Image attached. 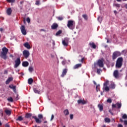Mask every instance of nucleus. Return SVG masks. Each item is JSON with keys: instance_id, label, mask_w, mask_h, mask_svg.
Masks as SVG:
<instances>
[{"instance_id": "obj_7", "label": "nucleus", "mask_w": 127, "mask_h": 127, "mask_svg": "<svg viewBox=\"0 0 127 127\" xmlns=\"http://www.w3.org/2000/svg\"><path fill=\"white\" fill-rule=\"evenodd\" d=\"M15 65H14V68H17L18 66L20 64L21 62H20V58H18L15 61Z\"/></svg>"}, {"instance_id": "obj_33", "label": "nucleus", "mask_w": 127, "mask_h": 127, "mask_svg": "<svg viewBox=\"0 0 127 127\" xmlns=\"http://www.w3.org/2000/svg\"><path fill=\"white\" fill-rule=\"evenodd\" d=\"M61 33H62V30H59L56 34V36H58L59 35H60V34H61Z\"/></svg>"}, {"instance_id": "obj_51", "label": "nucleus", "mask_w": 127, "mask_h": 127, "mask_svg": "<svg viewBox=\"0 0 127 127\" xmlns=\"http://www.w3.org/2000/svg\"><path fill=\"white\" fill-rule=\"evenodd\" d=\"M124 125L125 126H127V120L124 121Z\"/></svg>"}, {"instance_id": "obj_2", "label": "nucleus", "mask_w": 127, "mask_h": 127, "mask_svg": "<svg viewBox=\"0 0 127 127\" xmlns=\"http://www.w3.org/2000/svg\"><path fill=\"white\" fill-rule=\"evenodd\" d=\"M124 62V59L122 57L119 58L116 63V67L118 69H120L122 68V66H123V62Z\"/></svg>"}, {"instance_id": "obj_26", "label": "nucleus", "mask_w": 127, "mask_h": 127, "mask_svg": "<svg viewBox=\"0 0 127 127\" xmlns=\"http://www.w3.org/2000/svg\"><path fill=\"white\" fill-rule=\"evenodd\" d=\"M16 121H19V122H21V121H23V118H22V116H19L18 117V118L16 119Z\"/></svg>"}, {"instance_id": "obj_52", "label": "nucleus", "mask_w": 127, "mask_h": 127, "mask_svg": "<svg viewBox=\"0 0 127 127\" xmlns=\"http://www.w3.org/2000/svg\"><path fill=\"white\" fill-rule=\"evenodd\" d=\"M23 7V5H21L19 6L20 9H22V7Z\"/></svg>"}, {"instance_id": "obj_16", "label": "nucleus", "mask_w": 127, "mask_h": 127, "mask_svg": "<svg viewBox=\"0 0 127 127\" xmlns=\"http://www.w3.org/2000/svg\"><path fill=\"white\" fill-rule=\"evenodd\" d=\"M57 27H58V24L57 23H53L51 26L52 29H57Z\"/></svg>"}, {"instance_id": "obj_62", "label": "nucleus", "mask_w": 127, "mask_h": 127, "mask_svg": "<svg viewBox=\"0 0 127 127\" xmlns=\"http://www.w3.org/2000/svg\"><path fill=\"white\" fill-rule=\"evenodd\" d=\"M53 45H55V42L54 41H53Z\"/></svg>"}, {"instance_id": "obj_29", "label": "nucleus", "mask_w": 127, "mask_h": 127, "mask_svg": "<svg viewBox=\"0 0 127 127\" xmlns=\"http://www.w3.org/2000/svg\"><path fill=\"white\" fill-rule=\"evenodd\" d=\"M82 17L84 18L85 20L87 21L88 19V15L84 14L82 15Z\"/></svg>"}, {"instance_id": "obj_39", "label": "nucleus", "mask_w": 127, "mask_h": 127, "mask_svg": "<svg viewBox=\"0 0 127 127\" xmlns=\"http://www.w3.org/2000/svg\"><path fill=\"white\" fill-rule=\"evenodd\" d=\"M122 118H123L124 120H127V114H124L123 117H122Z\"/></svg>"}, {"instance_id": "obj_11", "label": "nucleus", "mask_w": 127, "mask_h": 127, "mask_svg": "<svg viewBox=\"0 0 127 127\" xmlns=\"http://www.w3.org/2000/svg\"><path fill=\"white\" fill-rule=\"evenodd\" d=\"M113 75L115 77V78H116V79H119V78L120 77V74H119V70H115L114 71Z\"/></svg>"}, {"instance_id": "obj_14", "label": "nucleus", "mask_w": 127, "mask_h": 127, "mask_svg": "<svg viewBox=\"0 0 127 127\" xmlns=\"http://www.w3.org/2000/svg\"><path fill=\"white\" fill-rule=\"evenodd\" d=\"M9 88H10V89H12V90H13L14 93L16 92V86L15 85L13 86V84H10L9 85Z\"/></svg>"}, {"instance_id": "obj_27", "label": "nucleus", "mask_w": 127, "mask_h": 127, "mask_svg": "<svg viewBox=\"0 0 127 127\" xmlns=\"http://www.w3.org/2000/svg\"><path fill=\"white\" fill-rule=\"evenodd\" d=\"M80 104H82V105H86V104H87V101L84 100L80 99Z\"/></svg>"}, {"instance_id": "obj_25", "label": "nucleus", "mask_w": 127, "mask_h": 127, "mask_svg": "<svg viewBox=\"0 0 127 127\" xmlns=\"http://www.w3.org/2000/svg\"><path fill=\"white\" fill-rule=\"evenodd\" d=\"M32 83H33V79L31 78H29L28 79V84H29V85H31Z\"/></svg>"}, {"instance_id": "obj_6", "label": "nucleus", "mask_w": 127, "mask_h": 127, "mask_svg": "<svg viewBox=\"0 0 127 127\" xmlns=\"http://www.w3.org/2000/svg\"><path fill=\"white\" fill-rule=\"evenodd\" d=\"M62 44L64 45V46L67 47L69 44V38L67 37L64 38V39L62 41Z\"/></svg>"}, {"instance_id": "obj_38", "label": "nucleus", "mask_w": 127, "mask_h": 127, "mask_svg": "<svg viewBox=\"0 0 127 127\" xmlns=\"http://www.w3.org/2000/svg\"><path fill=\"white\" fill-rule=\"evenodd\" d=\"M7 2H11L12 3H13V2H15V0H6Z\"/></svg>"}, {"instance_id": "obj_48", "label": "nucleus", "mask_w": 127, "mask_h": 127, "mask_svg": "<svg viewBox=\"0 0 127 127\" xmlns=\"http://www.w3.org/2000/svg\"><path fill=\"white\" fill-rule=\"evenodd\" d=\"M112 108L113 109L117 108V104H112Z\"/></svg>"}, {"instance_id": "obj_46", "label": "nucleus", "mask_w": 127, "mask_h": 127, "mask_svg": "<svg viewBox=\"0 0 127 127\" xmlns=\"http://www.w3.org/2000/svg\"><path fill=\"white\" fill-rule=\"evenodd\" d=\"M26 21H27L28 23H29L30 22V18H29V17H27Z\"/></svg>"}, {"instance_id": "obj_37", "label": "nucleus", "mask_w": 127, "mask_h": 127, "mask_svg": "<svg viewBox=\"0 0 127 127\" xmlns=\"http://www.w3.org/2000/svg\"><path fill=\"white\" fill-rule=\"evenodd\" d=\"M34 70L33 67L32 66H29V68H28V70L29 71V72H33Z\"/></svg>"}, {"instance_id": "obj_24", "label": "nucleus", "mask_w": 127, "mask_h": 127, "mask_svg": "<svg viewBox=\"0 0 127 127\" xmlns=\"http://www.w3.org/2000/svg\"><path fill=\"white\" fill-rule=\"evenodd\" d=\"M98 107L99 108L100 112H102V111H103L104 109V106H103L102 104H98Z\"/></svg>"}, {"instance_id": "obj_18", "label": "nucleus", "mask_w": 127, "mask_h": 127, "mask_svg": "<svg viewBox=\"0 0 127 127\" xmlns=\"http://www.w3.org/2000/svg\"><path fill=\"white\" fill-rule=\"evenodd\" d=\"M22 66L23 67H27L28 65H29V63L28 62H23L22 64Z\"/></svg>"}, {"instance_id": "obj_43", "label": "nucleus", "mask_w": 127, "mask_h": 127, "mask_svg": "<svg viewBox=\"0 0 127 127\" xmlns=\"http://www.w3.org/2000/svg\"><path fill=\"white\" fill-rule=\"evenodd\" d=\"M58 20H63L64 18H63V17H58Z\"/></svg>"}, {"instance_id": "obj_22", "label": "nucleus", "mask_w": 127, "mask_h": 127, "mask_svg": "<svg viewBox=\"0 0 127 127\" xmlns=\"http://www.w3.org/2000/svg\"><path fill=\"white\" fill-rule=\"evenodd\" d=\"M31 117H32V114L31 113H27L26 114L25 117L26 119H30V118H31Z\"/></svg>"}, {"instance_id": "obj_49", "label": "nucleus", "mask_w": 127, "mask_h": 127, "mask_svg": "<svg viewBox=\"0 0 127 127\" xmlns=\"http://www.w3.org/2000/svg\"><path fill=\"white\" fill-rule=\"evenodd\" d=\"M73 117H74V115H73V114H70V120H72L73 119Z\"/></svg>"}, {"instance_id": "obj_40", "label": "nucleus", "mask_w": 127, "mask_h": 127, "mask_svg": "<svg viewBox=\"0 0 127 127\" xmlns=\"http://www.w3.org/2000/svg\"><path fill=\"white\" fill-rule=\"evenodd\" d=\"M85 60H86V59L85 58V57H83L80 60V62L81 63H84V61H85Z\"/></svg>"}, {"instance_id": "obj_8", "label": "nucleus", "mask_w": 127, "mask_h": 127, "mask_svg": "<svg viewBox=\"0 0 127 127\" xmlns=\"http://www.w3.org/2000/svg\"><path fill=\"white\" fill-rule=\"evenodd\" d=\"M23 56H24L26 59H27V58L29 57V55H30V54L29 53V51L26 50H25L23 52Z\"/></svg>"}, {"instance_id": "obj_47", "label": "nucleus", "mask_w": 127, "mask_h": 127, "mask_svg": "<svg viewBox=\"0 0 127 127\" xmlns=\"http://www.w3.org/2000/svg\"><path fill=\"white\" fill-rule=\"evenodd\" d=\"M40 2V1H39V0H37L36 1L35 4H36V5H39Z\"/></svg>"}, {"instance_id": "obj_59", "label": "nucleus", "mask_w": 127, "mask_h": 127, "mask_svg": "<svg viewBox=\"0 0 127 127\" xmlns=\"http://www.w3.org/2000/svg\"><path fill=\"white\" fill-rule=\"evenodd\" d=\"M114 13H115V14H117V13H118V11H117V10H115V11H114Z\"/></svg>"}, {"instance_id": "obj_50", "label": "nucleus", "mask_w": 127, "mask_h": 127, "mask_svg": "<svg viewBox=\"0 0 127 127\" xmlns=\"http://www.w3.org/2000/svg\"><path fill=\"white\" fill-rule=\"evenodd\" d=\"M54 119V115L52 114L51 118V121H53Z\"/></svg>"}, {"instance_id": "obj_28", "label": "nucleus", "mask_w": 127, "mask_h": 127, "mask_svg": "<svg viewBox=\"0 0 127 127\" xmlns=\"http://www.w3.org/2000/svg\"><path fill=\"white\" fill-rule=\"evenodd\" d=\"M64 116H68L69 115V110H68V109H65L64 111Z\"/></svg>"}, {"instance_id": "obj_56", "label": "nucleus", "mask_w": 127, "mask_h": 127, "mask_svg": "<svg viewBox=\"0 0 127 127\" xmlns=\"http://www.w3.org/2000/svg\"><path fill=\"white\" fill-rule=\"evenodd\" d=\"M109 113H110V114H111V115L113 116L114 115V114L112 113V111H111V110L109 111Z\"/></svg>"}, {"instance_id": "obj_10", "label": "nucleus", "mask_w": 127, "mask_h": 127, "mask_svg": "<svg viewBox=\"0 0 127 127\" xmlns=\"http://www.w3.org/2000/svg\"><path fill=\"white\" fill-rule=\"evenodd\" d=\"M20 30L23 35H26V30H25V26L24 25L21 26Z\"/></svg>"}, {"instance_id": "obj_15", "label": "nucleus", "mask_w": 127, "mask_h": 127, "mask_svg": "<svg viewBox=\"0 0 127 127\" xmlns=\"http://www.w3.org/2000/svg\"><path fill=\"white\" fill-rule=\"evenodd\" d=\"M89 45L90 46V47L93 48V49H96V48H97V46L95 45V43L94 42L89 43Z\"/></svg>"}, {"instance_id": "obj_44", "label": "nucleus", "mask_w": 127, "mask_h": 127, "mask_svg": "<svg viewBox=\"0 0 127 127\" xmlns=\"http://www.w3.org/2000/svg\"><path fill=\"white\" fill-rule=\"evenodd\" d=\"M62 65H65V64H66V61H65V60H64V61H63L62 62Z\"/></svg>"}, {"instance_id": "obj_32", "label": "nucleus", "mask_w": 127, "mask_h": 127, "mask_svg": "<svg viewBox=\"0 0 127 127\" xmlns=\"http://www.w3.org/2000/svg\"><path fill=\"white\" fill-rule=\"evenodd\" d=\"M101 72H103V70L100 68L97 69V73L98 75H101Z\"/></svg>"}, {"instance_id": "obj_55", "label": "nucleus", "mask_w": 127, "mask_h": 127, "mask_svg": "<svg viewBox=\"0 0 127 127\" xmlns=\"http://www.w3.org/2000/svg\"><path fill=\"white\" fill-rule=\"evenodd\" d=\"M1 117H3V111H2V112H1Z\"/></svg>"}, {"instance_id": "obj_5", "label": "nucleus", "mask_w": 127, "mask_h": 127, "mask_svg": "<svg viewBox=\"0 0 127 127\" xmlns=\"http://www.w3.org/2000/svg\"><path fill=\"white\" fill-rule=\"evenodd\" d=\"M121 55L122 54H121V52H118V51L114 52L112 55L113 60H115L117 59V58L119 57V56H121Z\"/></svg>"}, {"instance_id": "obj_12", "label": "nucleus", "mask_w": 127, "mask_h": 127, "mask_svg": "<svg viewBox=\"0 0 127 127\" xmlns=\"http://www.w3.org/2000/svg\"><path fill=\"white\" fill-rule=\"evenodd\" d=\"M68 72V69L64 68L63 70L62 74L61 75V77L62 78H64V76L67 74V72Z\"/></svg>"}, {"instance_id": "obj_54", "label": "nucleus", "mask_w": 127, "mask_h": 127, "mask_svg": "<svg viewBox=\"0 0 127 127\" xmlns=\"http://www.w3.org/2000/svg\"><path fill=\"white\" fill-rule=\"evenodd\" d=\"M24 1H21L20 3L21 4V5H23L22 4L23 3Z\"/></svg>"}, {"instance_id": "obj_20", "label": "nucleus", "mask_w": 127, "mask_h": 127, "mask_svg": "<svg viewBox=\"0 0 127 127\" xmlns=\"http://www.w3.org/2000/svg\"><path fill=\"white\" fill-rule=\"evenodd\" d=\"M23 45L24 47H26V48H27V49H30V48H31V47H30V45H29V44L27 42L24 43Z\"/></svg>"}, {"instance_id": "obj_23", "label": "nucleus", "mask_w": 127, "mask_h": 127, "mask_svg": "<svg viewBox=\"0 0 127 127\" xmlns=\"http://www.w3.org/2000/svg\"><path fill=\"white\" fill-rule=\"evenodd\" d=\"M33 91L35 94H40L41 92L40 89L37 90V88H34Z\"/></svg>"}, {"instance_id": "obj_31", "label": "nucleus", "mask_w": 127, "mask_h": 127, "mask_svg": "<svg viewBox=\"0 0 127 127\" xmlns=\"http://www.w3.org/2000/svg\"><path fill=\"white\" fill-rule=\"evenodd\" d=\"M78 68H80V64H75L73 67V69H78Z\"/></svg>"}, {"instance_id": "obj_53", "label": "nucleus", "mask_w": 127, "mask_h": 127, "mask_svg": "<svg viewBox=\"0 0 127 127\" xmlns=\"http://www.w3.org/2000/svg\"><path fill=\"white\" fill-rule=\"evenodd\" d=\"M5 127H9V125H8V124H6L5 125Z\"/></svg>"}, {"instance_id": "obj_61", "label": "nucleus", "mask_w": 127, "mask_h": 127, "mask_svg": "<svg viewBox=\"0 0 127 127\" xmlns=\"http://www.w3.org/2000/svg\"><path fill=\"white\" fill-rule=\"evenodd\" d=\"M3 29L2 28H0V31H2Z\"/></svg>"}, {"instance_id": "obj_34", "label": "nucleus", "mask_w": 127, "mask_h": 127, "mask_svg": "<svg viewBox=\"0 0 127 127\" xmlns=\"http://www.w3.org/2000/svg\"><path fill=\"white\" fill-rule=\"evenodd\" d=\"M104 120L105 123H111V119L110 118H106Z\"/></svg>"}, {"instance_id": "obj_42", "label": "nucleus", "mask_w": 127, "mask_h": 127, "mask_svg": "<svg viewBox=\"0 0 127 127\" xmlns=\"http://www.w3.org/2000/svg\"><path fill=\"white\" fill-rule=\"evenodd\" d=\"M96 90L97 92H98V91H100V85H98L96 86Z\"/></svg>"}, {"instance_id": "obj_3", "label": "nucleus", "mask_w": 127, "mask_h": 127, "mask_svg": "<svg viewBox=\"0 0 127 127\" xmlns=\"http://www.w3.org/2000/svg\"><path fill=\"white\" fill-rule=\"evenodd\" d=\"M38 118L36 116H33L32 118L34 119L36 123L37 124H41L42 121H41V119H43V115L42 114H39L38 115Z\"/></svg>"}, {"instance_id": "obj_4", "label": "nucleus", "mask_w": 127, "mask_h": 127, "mask_svg": "<svg viewBox=\"0 0 127 127\" xmlns=\"http://www.w3.org/2000/svg\"><path fill=\"white\" fill-rule=\"evenodd\" d=\"M67 26L69 29L73 30L75 27V22L72 20L67 21Z\"/></svg>"}, {"instance_id": "obj_36", "label": "nucleus", "mask_w": 127, "mask_h": 127, "mask_svg": "<svg viewBox=\"0 0 127 127\" xmlns=\"http://www.w3.org/2000/svg\"><path fill=\"white\" fill-rule=\"evenodd\" d=\"M116 106L118 107V109H121V108H122V104L117 103Z\"/></svg>"}, {"instance_id": "obj_57", "label": "nucleus", "mask_w": 127, "mask_h": 127, "mask_svg": "<svg viewBox=\"0 0 127 127\" xmlns=\"http://www.w3.org/2000/svg\"><path fill=\"white\" fill-rule=\"evenodd\" d=\"M89 107H90V109H92V108H93V105L90 104V105H89Z\"/></svg>"}, {"instance_id": "obj_64", "label": "nucleus", "mask_w": 127, "mask_h": 127, "mask_svg": "<svg viewBox=\"0 0 127 127\" xmlns=\"http://www.w3.org/2000/svg\"><path fill=\"white\" fill-rule=\"evenodd\" d=\"M77 103H78V104H80V100H78L77 101Z\"/></svg>"}, {"instance_id": "obj_60", "label": "nucleus", "mask_w": 127, "mask_h": 127, "mask_svg": "<svg viewBox=\"0 0 127 127\" xmlns=\"http://www.w3.org/2000/svg\"><path fill=\"white\" fill-rule=\"evenodd\" d=\"M120 122H121V123H123L124 122V120H123V119H120Z\"/></svg>"}, {"instance_id": "obj_58", "label": "nucleus", "mask_w": 127, "mask_h": 127, "mask_svg": "<svg viewBox=\"0 0 127 127\" xmlns=\"http://www.w3.org/2000/svg\"><path fill=\"white\" fill-rule=\"evenodd\" d=\"M118 127H123V125L120 124L118 125Z\"/></svg>"}, {"instance_id": "obj_1", "label": "nucleus", "mask_w": 127, "mask_h": 127, "mask_svg": "<svg viewBox=\"0 0 127 127\" xmlns=\"http://www.w3.org/2000/svg\"><path fill=\"white\" fill-rule=\"evenodd\" d=\"M7 52H8V49L6 47H3L2 48V52L0 54V57L4 60H6L7 59Z\"/></svg>"}, {"instance_id": "obj_13", "label": "nucleus", "mask_w": 127, "mask_h": 127, "mask_svg": "<svg viewBox=\"0 0 127 127\" xmlns=\"http://www.w3.org/2000/svg\"><path fill=\"white\" fill-rule=\"evenodd\" d=\"M97 64L98 66H99L100 67L103 68L104 67V63L102 61V60H99Z\"/></svg>"}, {"instance_id": "obj_35", "label": "nucleus", "mask_w": 127, "mask_h": 127, "mask_svg": "<svg viewBox=\"0 0 127 127\" xmlns=\"http://www.w3.org/2000/svg\"><path fill=\"white\" fill-rule=\"evenodd\" d=\"M7 101L8 102H11V103H12V102H13V99H12V97H10L7 98Z\"/></svg>"}, {"instance_id": "obj_41", "label": "nucleus", "mask_w": 127, "mask_h": 127, "mask_svg": "<svg viewBox=\"0 0 127 127\" xmlns=\"http://www.w3.org/2000/svg\"><path fill=\"white\" fill-rule=\"evenodd\" d=\"M107 103H109V104H111L112 99L109 98L108 99H107Z\"/></svg>"}, {"instance_id": "obj_17", "label": "nucleus", "mask_w": 127, "mask_h": 127, "mask_svg": "<svg viewBox=\"0 0 127 127\" xmlns=\"http://www.w3.org/2000/svg\"><path fill=\"white\" fill-rule=\"evenodd\" d=\"M12 80H13V78L12 77H9L6 81H5V84L6 85H8V84L9 83H10V82H11V81H12Z\"/></svg>"}, {"instance_id": "obj_45", "label": "nucleus", "mask_w": 127, "mask_h": 127, "mask_svg": "<svg viewBox=\"0 0 127 127\" xmlns=\"http://www.w3.org/2000/svg\"><path fill=\"white\" fill-rule=\"evenodd\" d=\"M115 6H116V7H121V4H118V3H116L115 4Z\"/></svg>"}, {"instance_id": "obj_19", "label": "nucleus", "mask_w": 127, "mask_h": 127, "mask_svg": "<svg viewBox=\"0 0 127 127\" xmlns=\"http://www.w3.org/2000/svg\"><path fill=\"white\" fill-rule=\"evenodd\" d=\"M11 12H12V10H11V8H8L6 10V13L7 15H10L11 14Z\"/></svg>"}, {"instance_id": "obj_30", "label": "nucleus", "mask_w": 127, "mask_h": 127, "mask_svg": "<svg viewBox=\"0 0 127 127\" xmlns=\"http://www.w3.org/2000/svg\"><path fill=\"white\" fill-rule=\"evenodd\" d=\"M109 87L110 89H115V88H116V85H115V83H111Z\"/></svg>"}, {"instance_id": "obj_63", "label": "nucleus", "mask_w": 127, "mask_h": 127, "mask_svg": "<svg viewBox=\"0 0 127 127\" xmlns=\"http://www.w3.org/2000/svg\"><path fill=\"white\" fill-rule=\"evenodd\" d=\"M125 7H126V8L127 9V4H125Z\"/></svg>"}, {"instance_id": "obj_21", "label": "nucleus", "mask_w": 127, "mask_h": 127, "mask_svg": "<svg viewBox=\"0 0 127 127\" xmlns=\"http://www.w3.org/2000/svg\"><path fill=\"white\" fill-rule=\"evenodd\" d=\"M4 113H5L7 116H10L11 115V111L7 109L4 110Z\"/></svg>"}, {"instance_id": "obj_9", "label": "nucleus", "mask_w": 127, "mask_h": 127, "mask_svg": "<svg viewBox=\"0 0 127 127\" xmlns=\"http://www.w3.org/2000/svg\"><path fill=\"white\" fill-rule=\"evenodd\" d=\"M108 85H109V81H107L106 82L104 83V90L106 92H109V91H110V87L108 86Z\"/></svg>"}]
</instances>
